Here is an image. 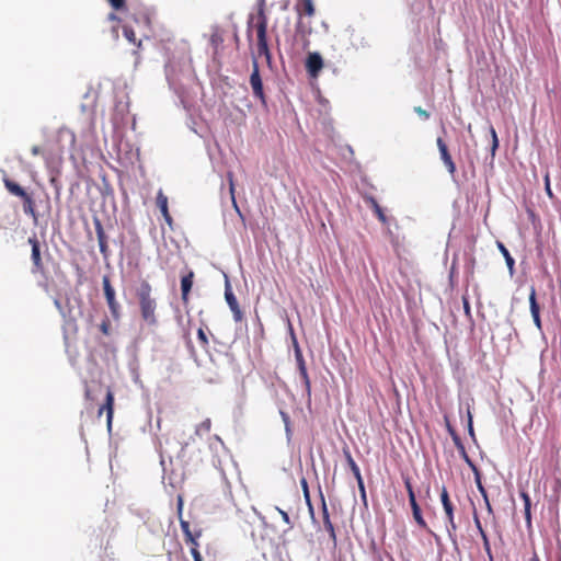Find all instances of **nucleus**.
Listing matches in <instances>:
<instances>
[{"label": "nucleus", "mask_w": 561, "mask_h": 561, "mask_svg": "<svg viewBox=\"0 0 561 561\" xmlns=\"http://www.w3.org/2000/svg\"><path fill=\"white\" fill-rule=\"evenodd\" d=\"M267 24L268 19L264 9V0H261V4L257 10L256 16H251L248 22L247 37L251 42L252 33L255 31V51H252L256 58L264 57L267 64L272 61V54L267 43Z\"/></svg>", "instance_id": "f257e3e1"}, {"label": "nucleus", "mask_w": 561, "mask_h": 561, "mask_svg": "<svg viewBox=\"0 0 561 561\" xmlns=\"http://www.w3.org/2000/svg\"><path fill=\"white\" fill-rule=\"evenodd\" d=\"M141 319L151 327L157 325V301L152 297V287L148 280H142L136 289Z\"/></svg>", "instance_id": "f03ea898"}, {"label": "nucleus", "mask_w": 561, "mask_h": 561, "mask_svg": "<svg viewBox=\"0 0 561 561\" xmlns=\"http://www.w3.org/2000/svg\"><path fill=\"white\" fill-rule=\"evenodd\" d=\"M295 11L298 14V20L295 26L296 36L304 41L305 46L309 44V35L312 33L311 22L306 21V18H313L316 8L312 0H297Z\"/></svg>", "instance_id": "7ed1b4c3"}, {"label": "nucleus", "mask_w": 561, "mask_h": 561, "mask_svg": "<svg viewBox=\"0 0 561 561\" xmlns=\"http://www.w3.org/2000/svg\"><path fill=\"white\" fill-rule=\"evenodd\" d=\"M3 183L5 188L14 196H18L22 198L23 201V211L26 215H30L34 221L37 220V214L35 210V202L33 197L25 192L23 187H21L18 183L13 182L12 180L4 178Z\"/></svg>", "instance_id": "20e7f679"}, {"label": "nucleus", "mask_w": 561, "mask_h": 561, "mask_svg": "<svg viewBox=\"0 0 561 561\" xmlns=\"http://www.w3.org/2000/svg\"><path fill=\"white\" fill-rule=\"evenodd\" d=\"M440 502L443 504V508L447 519L446 529L448 533V537L450 538L451 541L456 542L457 525L455 523L454 516L455 507L445 486H443L440 492Z\"/></svg>", "instance_id": "39448f33"}, {"label": "nucleus", "mask_w": 561, "mask_h": 561, "mask_svg": "<svg viewBox=\"0 0 561 561\" xmlns=\"http://www.w3.org/2000/svg\"><path fill=\"white\" fill-rule=\"evenodd\" d=\"M250 85L253 91V95L261 101L263 105L266 104V96L263 90V82L260 75L259 60L256 56L252 55V73L250 76Z\"/></svg>", "instance_id": "423d86ee"}, {"label": "nucleus", "mask_w": 561, "mask_h": 561, "mask_svg": "<svg viewBox=\"0 0 561 561\" xmlns=\"http://www.w3.org/2000/svg\"><path fill=\"white\" fill-rule=\"evenodd\" d=\"M102 285H103L104 296H105L108 309L111 311V314L115 320H118L121 318V305L116 300L115 289L113 288V286L111 284L110 276H107V275L103 276Z\"/></svg>", "instance_id": "0eeeda50"}, {"label": "nucleus", "mask_w": 561, "mask_h": 561, "mask_svg": "<svg viewBox=\"0 0 561 561\" xmlns=\"http://www.w3.org/2000/svg\"><path fill=\"white\" fill-rule=\"evenodd\" d=\"M436 145L439 151L440 160L443 161L449 175L454 178L457 172V168L449 152L447 144L442 137H438L436 139Z\"/></svg>", "instance_id": "6e6552de"}, {"label": "nucleus", "mask_w": 561, "mask_h": 561, "mask_svg": "<svg viewBox=\"0 0 561 561\" xmlns=\"http://www.w3.org/2000/svg\"><path fill=\"white\" fill-rule=\"evenodd\" d=\"M180 526L184 535V541L191 545V548L198 549V539L203 534L202 528H195L194 530H192L190 523L182 518H180Z\"/></svg>", "instance_id": "1a4fd4ad"}, {"label": "nucleus", "mask_w": 561, "mask_h": 561, "mask_svg": "<svg viewBox=\"0 0 561 561\" xmlns=\"http://www.w3.org/2000/svg\"><path fill=\"white\" fill-rule=\"evenodd\" d=\"M28 243L32 248L31 259L33 262V273H43L44 272V264L42 261V254H41V242L36 238V236H33L28 238Z\"/></svg>", "instance_id": "9d476101"}, {"label": "nucleus", "mask_w": 561, "mask_h": 561, "mask_svg": "<svg viewBox=\"0 0 561 561\" xmlns=\"http://www.w3.org/2000/svg\"><path fill=\"white\" fill-rule=\"evenodd\" d=\"M114 393L111 388H107L105 401L98 410V416L100 417L104 412L106 413L107 428H112L113 415H114Z\"/></svg>", "instance_id": "9b49d317"}, {"label": "nucleus", "mask_w": 561, "mask_h": 561, "mask_svg": "<svg viewBox=\"0 0 561 561\" xmlns=\"http://www.w3.org/2000/svg\"><path fill=\"white\" fill-rule=\"evenodd\" d=\"M295 355H296V360H297V365H298L299 375H300V377L302 379L307 397H308V399H310V397H311V381H310V378H309V375H308V370H307V367H306L305 358L302 356L301 351L298 347L296 348Z\"/></svg>", "instance_id": "f8f14e48"}, {"label": "nucleus", "mask_w": 561, "mask_h": 561, "mask_svg": "<svg viewBox=\"0 0 561 561\" xmlns=\"http://www.w3.org/2000/svg\"><path fill=\"white\" fill-rule=\"evenodd\" d=\"M225 299L232 312L233 320L236 322H241L243 320V312H242V310L239 306V302H238L234 294L232 293L229 284L226 285Z\"/></svg>", "instance_id": "ddd939ff"}, {"label": "nucleus", "mask_w": 561, "mask_h": 561, "mask_svg": "<svg viewBox=\"0 0 561 561\" xmlns=\"http://www.w3.org/2000/svg\"><path fill=\"white\" fill-rule=\"evenodd\" d=\"M323 68V60L319 53H310L306 59V69L310 77L317 78Z\"/></svg>", "instance_id": "4468645a"}, {"label": "nucleus", "mask_w": 561, "mask_h": 561, "mask_svg": "<svg viewBox=\"0 0 561 561\" xmlns=\"http://www.w3.org/2000/svg\"><path fill=\"white\" fill-rule=\"evenodd\" d=\"M529 308H530V313H531V317H533V320H534V323H535L536 328L539 331H541L542 330V324H541V318H540V306H539V304L537 301L535 287L530 288V293H529Z\"/></svg>", "instance_id": "2eb2a0df"}, {"label": "nucleus", "mask_w": 561, "mask_h": 561, "mask_svg": "<svg viewBox=\"0 0 561 561\" xmlns=\"http://www.w3.org/2000/svg\"><path fill=\"white\" fill-rule=\"evenodd\" d=\"M343 454L345 456L346 462H347L351 471L353 472L355 479L357 480L358 488H359L360 492L365 496V486H364V481H363V478H362V473H360L359 467L357 466V463L353 459L352 454H351V451L348 449H343Z\"/></svg>", "instance_id": "dca6fc26"}, {"label": "nucleus", "mask_w": 561, "mask_h": 561, "mask_svg": "<svg viewBox=\"0 0 561 561\" xmlns=\"http://www.w3.org/2000/svg\"><path fill=\"white\" fill-rule=\"evenodd\" d=\"M194 272L190 271L181 278V298L184 305L190 301V293L193 286Z\"/></svg>", "instance_id": "f3484780"}, {"label": "nucleus", "mask_w": 561, "mask_h": 561, "mask_svg": "<svg viewBox=\"0 0 561 561\" xmlns=\"http://www.w3.org/2000/svg\"><path fill=\"white\" fill-rule=\"evenodd\" d=\"M156 203H157V206L159 207L163 218L165 219L168 225L171 226L173 220H172V217H171V215L169 213V208H168V197H167V195H164L162 190L158 191Z\"/></svg>", "instance_id": "a211bd4d"}, {"label": "nucleus", "mask_w": 561, "mask_h": 561, "mask_svg": "<svg viewBox=\"0 0 561 561\" xmlns=\"http://www.w3.org/2000/svg\"><path fill=\"white\" fill-rule=\"evenodd\" d=\"M123 33L125 38L137 48L141 47V39L136 36L135 30L129 21L123 26Z\"/></svg>", "instance_id": "6ab92c4d"}, {"label": "nucleus", "mask_w": 561, "mask_h": 561, "mask_svg": "<svg viewBox=\"0 0 561 561\" xmlns=\"http://www.w3.org/2000/svg\"><path fill=\"white\" fill-rule=\"evenodd\" d=\"M519 496L522 497L524 502V515L526 519V525L528 528L531 527V500L527 492L522 491L519 493Z\"/></svg>", "instance_id": "aec40b11"}, {"label": "nucleus", "mask_w": 561, "mask_h": 561, "mask_svg": "<svg viewBox=\"0 0 561 561\" xmlns=\"http://www.w3.org/2000/svg\"><path fill=\"white\" fill-rule=\"evenodd\" d=\"M366 202L368 203V205L370 206V208L373 209V211L375 213V215L377 216V218L383 224H388V218L383 211V209L380 207V205L378 204V202L376 201V198L374 197H367L366 198Z\"/></svg>", "instance_id": "412c9836"}, {"label": "nucleus", "mask_w": 561, "mask_h": 561, "mask_svg": "<svg viewBox=\"0 0 561 561\" xmlns=\"http://www.w3.org/2000/svg\"><path fill=\"white\" fill-rule=\"evenodd\" d=\"M322 515H323L324 528L330 534V537L332 538V540L335 542L336 541V536H335L334 526H333V524H332V522L330 519V515H329V512H328V508H327V504H325L324 501L322 503Z\"/></svg>", "instance_id": "4be33fe9"}, {"label": "nucleus", "mask_w": 561, "mask_h": 561, "mask_svg": "<svg viewBox=\"0 0 561 561\" xmlns=\"http://www.w3.org/2000/svg\"><path fill=\"white\" fill-rule=\"evenodd\" d=\"M410 505H411V508H412L413 518L416 522V524L421 528L426 529V530H428L431 533V530L427 527V524H426L425 519L423 518V515H422V512H421V508H420L417 502L416 501L410 502Z\"/></svg>", "instance_id": "5701e85b"}, {"label": "nucleus", "mask_w": 561, "mask_h": 561, "mask_svg": "<svg viewBox=\"0 0 561 561\" xmlns=\"http://www.w3.org/2000/svg\"><path fill=\"white\" fill-rule=\"evenodd\" d=\"M497 248H499L500 252L503 254V259H505L510 274L513 275L515 272L514 259L512 257L508 250L505 248V245L502 242L497 241Z\"/></svg>", "instance_id": "b1692460"}, {"label": "nucleus", "mask_w": 561, "mask_h": 561, "mask_svg": "<svg viewBox=\"0 0 561 561\" xmlns=\"http://www.w3.org/2000/svg\"><path fill=\"white\" fill-rule=\"evenodd\" d=\"M128 20H131L138 27H149L150 25V16L146 12H141L139 15L130 14Z\"/></svg>", "instance_id": "393cba45"}, {"label": "nucleus", "mask_w": 561, "mask_h": 561, "mask_svg": "<svg viewBox=\"0 0 561 561\" xmlns=\"http://www.w3.org/2000/svg\"><path fill=\"white\" fill-rule=\"evenodd\" d=\"M448 432L450 433L451 437H453V440L455 443V445L457 446V448L461 451V454L463 455L466 461L469 463V465H472L471 463V460L469 459L467 453H466V449H465V446L460 439V437L456 434L455 430L448 425Z\"/></svg>", "instance_id": "a878e982"}, {"label": "nucleus", "mask_w": 561, "mask_h": 561, "mask_svg": "<svg viewBox=\"0 0 561 561\" xmlns=\"http://www.w3.org/2000/svg\"><path fill=\"white\" fill-rule=\"evenodd\" d=\"M211 430V420L205 419L203 422H201L195 430L196 435L202 436L207 433H209Z\"/></svg>", "instance_id": "bb28decb"}, {"label": "nucleus", "mask_w": 561, "mask_h": 561, "mask_svg": "<svg viewBox=\"0 0 561 561\" xmlns=\"http://www.w3.org/2000/svg\"><path fill=\"white\" fill-rule=\"evenodd\" d=\"M94 227H95V232H96L99 243L107 241V237L104 232L102 222L99 219L94 220Z\"/></svg>", "instance_id": "cd10ccee"}, {"label": "nucleus", "mask_w": 561, "mask_h": 561, "mask_svg": "<svg viewBox=\"0 0 561 561\" xmlns=\"http://www.w3.org/2000/svg\"><path fill=\"white\" fill-rule=\"evenodd\" d=\"M227 179H228V182H229V192H230V195H231L232 204H233L234 208L239 211V208H238V205H237V201H236V197H234L233 173L232 172H228L227 173Z\"/></svg>", "instance_id": "c85d7f7f"}, {"label": "nucleus", "mask_w": 561, "mask_h": 561, "mask_svg": "<svg viewBox=\"0 0 561 561\" xmlns=\"http://www.w3.org/2000/svg\"><path fill=\"white\" fill-rule=\"evenodd\" d=\"M490 134L492 137L491 154H492V157H494L495 152L499 148V138H497V134L493 126H490Z\"/></svg>", "instance_id": "c756f323"}, {"label": "nucleus", "mask_w": 561, "mask_h": 561, "mask_svg": "<svg viewBox=\"0 0 561 561\" xmlns=\"http://www.w3.org/2000/svg\"><path fill=\"white\" fill-rule=\"evenodd\" d=\"M403 480H404V486H405L407 492H408L409 502L416 501V497H415V494H414V491H413V486H412V483H411V479L409 477H405Z\"/></svg>", "instance_id": "7c9ffc66"}, {"label": "nucleus", "mask_w": 561, "mask_h": 561, "mask_svg": "<svg viewBox=\"0 0 561 561\" xmlns=\"http://www.w3.org/2000/svg\"><path fill=\"white\" fill-rule=\"evenodd\" d=\"M300 485H301L304 496H305L307 503L310 504V493H309V486H308V482H307L306 478L300 479Z\"/></svg>", "instance_id": "2f4dec72"}, {"label": "nucleus", "mask_w": 561, "mask_h": 561, "mask_svg": "<svg viewBox=\"0 0 561 561\" xmlns=\"http://www.w3.org/2000/svg\"><path fill=\"white\" fill-rule=\"evenodd\" d=\"M481 538H482V541H483L484 551L486 552V554L489 556L490 560L492 561L493 556H492V550H491L490 541H489V538H488L486 534H482Z\"/></svg>", "instance_id": "473e14b6"}, {"label": "nucleus", "mask_w": 561, "mask_h": 561, "mask_svg": "<svg viewBox=\"0 0 561 561\" xmlns=\"http://www.w3.org/2000/svg\"><path fill=\"white\" fill-rule=\"evenodd\" d=\"M100 331L104 334V335H110L111 334V322L107 318H105L101 324H100Z\"/></svg>", "instance_id": "72a5a7b5"}, {"label": "nucleus", "mask_w": 561, "mask_h": 561, "mask_svg": "<svg viewBox=\"0 0 561 561\" xmlns=\"http://www.w3.org/2000/svg\"><path fill=\"white\" fill-rule=\"evenodd\" d=\"M107 1L111 4V7L116 11L123 10L125 8V3H126L125 0H107Z\"/></svg>", "instance_id": "f704fd0d"}, {"label": "nucleus", "mask_w": 561, "mask_h": 561, "mask_svg": "<svg viewBox=\"0 0 561 561\" xmlns=\"http://www.w3.org/2000/svg\"><path fill=\"white\" fill-rule=\"evenodd\" d=\"M276 510L279 513V515L282 516V519L284 520V523H286L288 525V528L291 529L293 528V523L290 520V517H289L288 513L283 511L279 507H276Z\"/></svg>", "instance_id": "c9c22d12"}, {"label": "nucleus", "mask_w": 561, "mask_h": 561, "mask_svg": "<svg viewBox=\"0 0 561 561\" xmlns=\"http://www.w3.org/2000/svg\"><path fill=\"white\" fill-rule=\"evenodd\" d=\"M478 488H479V490H480V492H481V494H482V496H483V499H484V502H485V505H486L488 512H489V513H492V506H491V504H490V502H489L486 491L484 490V488L481 485V483H480V482H478Z\"/></svg>", "instance_id": "e433bc0d"}, {"label": "nucleus", "mask_w": 561, "mask_h": 561, "mask_svg": "<svg viewBox=\"0 0 561 561\" xmlns=\"http://www.w3.org/2000/svg\"><path fill=\"white\" fill-rule=\"evenodd\" d=\"M197 337H198L201 344L204 347H206L208 345L207 335H206L205 331L202 328H199L198 331H197Z\"/></svg>", "instance_id": "4c0bfd02"}, {"label": "nucleus", "mask_w": 561, "mask_h": 561, "mask_svg": "<svg viewBox=\"0 0 561 561\" xmlns=\"http://www.w3.org/2000/svg\"><path fill=\"white\" fill-rule=\"evenodd\" d=\"M545 190H546V193L547 195L552 198L553 197V193H552V190H551V186H550V178H549V173H547L545 175Z\"/></svg>", "instance_id": "58836bf2"}, {"label": "nucleus", "mask_w": 561, "mask_h": 561, "mask_svg": "<svg viewBox=\"0 0 561 561\" xmlns=\"http://www.w3.org/2000/svg\"><path fill=\"white\" fill-rule=\"evenodd\" d=\"M473 520H474V525H476L480 536L482 537V534H486V533L484 531V529L482 527V524H481L477 513H474V515H473Z\"/></svg>", "instance_id": "ea45409f"}, {"label": "nucleus", "mask_w": 561, "mask_h": 561, "mask_svg": "<svg viewBox=\"0 0 561 561\" xmlns=\"http://www.w3.org/2000/svg\"><path fill=\"white\" fill-rule=\"evenodd\" d=\"M414 112L416 114H419L421 117H423L424 119L430 118V113L426 110L422 108L421 106H415Z\"/></svg>", "instance_id": "a19ab883"}, {"label": "nucleus", "mask_w": 561, "mask_h": 561, "mask_svg": "<svg viewBox=\"0 0 561 561\" xmlns=\"http://www.w3.org/2000/svg\"><path fill=\"white\" fill-rule=\"evenodd\" d=\"M99 247H100V252L103 254L104 257H107L108 255V245H107V241L105 242H100L99 243Z\"/></svg>", "instance_id": "79ce46f5"}, {"label": "nucleus", "mask_w": 561, "mask_h": 561, "mask_svg": "<svg viewBox=\"0 0 561 561\" xmlns=\"http://www.w3.org/2000/svg\"><path fill=\"white\" fill-rule=\"evenodd\" d=\"M463 310L467 316H470V304L466 296L462 297Z\"/></svg>", "instance_id": "37998d69"}, {"label": "nucleus", "mask_w": 561, "mask_h": 561, "mask_svg": "<svg viewBox=\"0 0 561 561\" xmlns=\"http://www.w3.org/2000/svg\"><path fill=\"white\" fill-rule=\"evenodd\" d=\"M191 554H192V557H193L194 561H201V560H203V558H202V556H201V553H199L198 549L191 548Z\"/></svg>", "instance_id": "c03bdc74"}, {"label": "nucleus", "mask_w": 561, "mask_h": 561, "mask_svg": "<svg viewBox=\"0 0 561 561\" xmlns=\"http://www.w3.org/2000/svg\"><path fill=\"white\" fill-rule=\"evenodd\" d=\"M107 19H108L110 21H114V22H119V21H121V20H119V18H118L115 13H110V14L107 15Z\"/></svg>", "instance_id": "a18cd8bd"}, {"label": "nucleus", "mask_w": 561, "mask_h": 561, "mask_svg": "<svg viewBox=\"0 0 561 561\" xmlns=\"http://www.w3.org/2000/svg\"><path fill=\"white\" fill-rule=\"evenodd\" d=\"M31 152L32 154L37 156L41 152V148L38 146H33Z\"/></svg>", "instance_id": "49530a36"}, {"label": "nucleus", "mask_w": 561, "mask_h": 561, "mask_svg": "<svg viewBox=\"0 0 561 561\" xmlns=\"http://www.w3.org/2000/svg\"><path fill=\"white\" fill-rule=\"evenodd\" d=\"M112 32H113L114 38L117 39L118 38V26H113Z\"/></svg>", "instance_id": "de8ad7c7"}, {"label": "nucleus", "mask_w": 561, "mask_h": 561, "mask_svg": "<svg viewBox=\"0 0 561 561\" xmlns=\"http://www.w3.org/2000/svg\"><path fill=\"white\" fill-rule=\"evenodd\" d=\"M469 432L471 435H473V428H472V417L471 415L469 414Z\"/></svg>", "instance_id": "09e8293b"}, {"label": "nucleus", "mask_w": 561, "mask_h": 561, "mask_svg": "<svg viewBox=\"0 0 561 561\" xmlns=\"http://www.w3.org/2000/svg\"><path fill=\"white\" fill-rule=\"evenodd\" d=\"M456 271V261L454 260L453 261V264H451V267H450V275L453 276V274L455 273Z\"/></svg>", "instance_id": "8fccbe9b"}, {"label": "nucleus", "mask_w": 561, "mask_h": 561, "mask_svg": "<svg viewBox=\"0 0 561 561\" xmlns=\"http://www.w3.org/2000/svg\"><path fill=\"white\" fill-rule=\"evenodd\" d=\"M530 561H540V559H539V557H538V554L536 552H534Z\"/></svg>", "instance_id": "3c124183"}, {"label": "nucleus", "mask_w": 561, "mask_h": 561, "mask_svg": "<svg viewBox=\"0 0 561 561\" xmlns=\"http://www.w3.org/2000/svg\"><path fill=\"white\" fill-rule=\"evenodd\" d=\"M85 398L90 399V390L89 389L85 390Z\"/></svg>", "instance_id": "603ef678"}, {"label": "nucleus", "mask_w": 561, "mask_h": 561, "mask_svg": "<svg viewBox=\"0 0 561 561\" xmlns=\"http://www.w3.org/2000/svg\"><path fill=\"white\" fill-rule=\"evenodd\" d=\"M181 510H182V500H181V497H180V499H179V511L181 512Z\"/></svg>", "instance_id": "864d4df0"}]
</instances>
